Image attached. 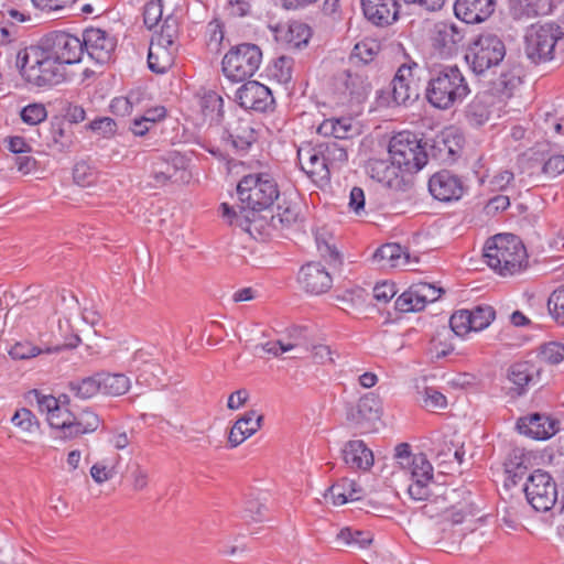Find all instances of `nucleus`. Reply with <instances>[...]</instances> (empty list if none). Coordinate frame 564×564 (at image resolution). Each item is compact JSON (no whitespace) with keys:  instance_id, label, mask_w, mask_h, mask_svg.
I'll use <instances>...</instances> for the list:
<instances>
[{"instance_id":"1","label":"nucleus","mask_w":564,"mask_h":564,"mask_svg":"<svg viewBox=\"0 0 564 564\" xmlns=\"http://www.w3.org/2000/svg\"><path fill=\"white\" fill-rule=\"evenodd\" d=\"M237 193L241 203L239 210L223 203V217L229 225L239 227L251 236L260 234L263 219L259 213L269 208L279 197L275 181L267 173L249 174L238 183Z\"/></svg>"},{"instance_id":"2","label":"nucleus","mask_w":564,"mask_h":564,"mask_svg":"<svg viewBox=\"0 0 564 564\" xmlns=\"http://www.w3.org/2000/svg\"><path fill=\"white\" fill-rule=\"evenodd\" d=\"M429 72L425 96L435 108L448 109L469 94V87L456 65L442 64L430 57L426 61Z\"/></svg>"},{"instance_id":"3","label":"nucleus","mask_w":564,"mask_h":564,"mask_svg":"<svg viewBox=\"0 0 564 564\" xmlns=\"http://www.w3.org/2000/svg\"><path fill=\"white\" fill-rule=\"evenodd\" d=\"M482 257L489 268L502 276L513 275L528 264L527 249L521 239L512 234H498L489 238Z\"/></svg>"},{"instance_id":"4","label":"nucleus","mask_w":564,"mask_h":564,"mask_svg":"<svg viewBox=\"0 0 564 564\" xmlns=\"http://www.w3.org/2000/svg\"><path fill=\"white\" fill-rule=\"evenodd\" d=\"M17 65L24 80L35 87L61 84L67 76V64L28 46L19 51Z\"/></svg>"},{"instance_id":"5","label":"nucleus","mask_w":564,"mask_h":564,"mask_svg":"<svg viewBox=\"0 0 564 564\" xmlns=\"http://www.w3.org/2000/svg\"><path fill=\"white\" fill-rule=\"evenodd\" d=\"M395 458L409 476L411 482L408 492L413 500H427L431 494L433 467L424 454L412 455L410 446L401 443L395 447Z\"/></svg>"},{"instance_id":"6","label":"nucleus","mask_w":564,"mask_h":564,"mask_svg":"<svg viewBox=\"0 0 564 564\" xmlns=\"http://www.w3.org/2000/svg\"><path fill=\"white\" fill-rule=\"evenodd\" d=\"M426 147L427 142L422 144L414 133L403 131L391 138L388 150L390 159L405 172H416L427 163Z\"/></svg>"},{"instance_id":"7","label":"nucleus","mask_w":564,"mask_h":564,"mask_svg":"<svg viewBox=\"0 0 564 564\" xmlns=\"http://www.w3.org/2000/svg\"><path fill=\"white\" fill-rule=\"evenodd\" d=\"M564 36L562 28L555 23H535L525 32L524 51L534 63L553 58L556 44Z\"/></svg>"},{"instance_id":"8","label":"nucleus","mask_w":564,"mask_h":564,"mask_svg":"<svg viewBox=\"0 0 564 564\" xmlns=\"http://www.w3.org/2000/svg\"><path fill=\"white\" fill-rule=\"evenodd\" d=\"M262 59L261 50L254 44L232 47L223 58V72L231 82H243L254 75Z\"/></svg>"},{"instance_id":"9","label":"nucleus","mask_w":564,"mask_h":564,"mask_svg":"<svg viewBox=\"0 0 564 564\" xmlns=\"http://www.w3.org/2000/svg\"><path fill=\"white\" fill-rule=\"evenodd\" d=\"M506 55L502 40L492 33L480 34L469 46L467 62L476 74H484L498 66Z\"/></svg>"},{"instance_id":"10","label":"nucleus","mask_w":564,"mask_h":564,"mask_svg":"<svg viewBox=\"0 0 564 564\" xmlns=\"http://www.w3.org/2000/svg\"><path fill=\"white\" fill-rule=\"evenodd\" d=\"M523 491L528 502L536 511H549L557 499L555 481L542 469H536L527 477Z\"/></svg>"},{"instance_id":"11","label":"nucleus","mask_w":564,"mask_h":564,"mask_svg":"<svg viewBox=\"0 0 564 564\" xmlns=\"http://www.w3.org/2000/svg\"><path fill=\"white\" fill-rule=\"evenodd\" d=\"M116 47L115 39L100 29H87L83 39L73 36V64L83 62L85 53L88 58L102 59Z\"/></svg>"},{"instance_id":"12","label":"nucleus","mask_w":564,"mask_h":564,"mask_svg":"<svg viewBox=\"0 0 564 564\" xmlns=\"http://www.w3.org/2000/svg\"><path fill=\"white\" fill-rule=\"evenodd\" d=\"M29 398L35 400L41 412L46 413V420L53 430L59 433L70 429L69 400L66 394L55 398L32 390Z\"/></svg>"},{"instance_id":"13","label":"nucleus","mask_w":564,"mask_h":564,"mask_svg":"<svg viewBox=\"0 0 564 564\" xmlns=\"http://www.w3.org/2000/svg\"><path fill=\"white\" fill-rule=\"evenodd\" d=\"M297 159L302 171L315 182H328L330 174L319 145L303 144L297 149Z\"/></svg>"},{"instance_id":"14","label":"nucleus","mask_w":564,"mask_h":564,"mask_svg":"<svg viewBox=\"0 0 564 564\" xmlns=\"http://www.w3.org/2000/svg\"><path fill=\"white\" fill-rule=\"evenodd\" d=\"M429 191L435 199L451 202L462 197L464 186L458 176L447 170H443L431 176Z\"/></svg>"},{"instance_id":"15","label":"nucleus","mask_w":564,"mask_h":564,"mask_svg":"<svg viewBox=\"0 0 564 564\" xmlns=\"http://www.w3.org/2000/svg\"><path fill=\"white\" fill-rule=\"evenodd\" d=\"M236 99L242 108L257 111L267 110L273 102L270 89L254 80L243 84L237 90Z\"/></svg>"},{"instance_id":"16","label":"nucleus","mask_w":564,"mask_h":564,"mask_svg":"<svg viewBox=\"0 0 564 564\" xmlns=\"http://www.w3.org/2000/svg\"><path fill=\"white\" fill-rule=\"evenodd\" d=\"M403 167L398 165L394 160L372 159L367 164V173L377 182L390 188H400L403 184Z\"/></svg>"},{"instance_id":"17","label":"nucleus","mask_w":564,"mask_h":564,"mask_svg":"<svg viewBox=\"0 0 564 564\" xmlns=\"http://www.w3.org/2000/svg\"><path fill=\"white\" fill-rule=\"evenodd\" d=\"M464 39V30L453 23L441 22L435 25L433 47L443 57L454 55Z\"/></svg>"},{"instance_id":"18","label":"nucleus","mask_w":564,"mask_h":564,"mask_svg":"<svg viewBox=\"0 0 564 564\" xmlns=\"http://www.w3.org/2000/svg\"><path fill=\"white\" fill-rule=\"evenodd\" d=\"M558 422L546 414L533 413L520 417L517 427L520 433L535 440H547L553 436L558 427Z\"/></svg>"},{"instance_id":"19","label":"nucleus","mask_w":564,"mask_h":564,"mask_svg":"<svg viewBox=\"0 0 564 564\" xmlns=\"http://www.w3.org/2000/svg\"><path fill=\"white\" fill-rule=\"evenodd\" d=\"M496 8V0H456L455 15L467 24L486 21Z\"/></svg>"},{"instance_id":"20","label":"nucleus","mask_w":564,"mask_h":564,"mask_svg":"<svg viewBox=\"0 0 564 564\" xmlns=\"http://www.w3.org/2000/svg\"><path fill=\"white\" fill-rule=\"evenodd\" d=\"M44 54L67 65L70 64V34L65 31H54L41 39L36 45H30Z\"/></svg>"},{"instance_id":"21","label":"nucleus","mask_w":564,"mask_h":564,"mask_svg":"<svg viewBox=\"0 0 564 564\" xmlns=\"http://www.w3.org/2000/svg\"><path fill=\"white\" fill-rule=\"evenodd\" d=\"M380 400L375 393H366L356 405L347 408V421L356 426L364 427L367 423L379 419Z\"/></svg>"},{"instance_id":"22","label":"nucleus","mask_w":564,"mask_h":564,"mask_svg":"<svg viewBox=\"0 0 564 564\" xmlns=\"http://www.w3.org/2000/svg\"><path fill=\"white\" fill-rule=\"evenodd\" d=\"M302 288L312 294H322L332 286V278L323 265L311 262L303 265L299 272Z\"/></svg>"},{"instance_id":"23","label":"nucleus","mask_w":564,"mask_h":564,"mask_svg":"<svg viewBox=\"0 0 564 564\" xmlns=\"http://www.w3.org/2000/svg\"><path fill=\"white\" fill-rule=\"evenodd\" d=\"M365 17L376 25H388L398 19V0H361Z\"/></svg>"},{"instance_id":"24","label":"nucleus","mask_w":564,"mask_h":564,"mask_svg":"<svg viewBox=\"0 0 564 564\" xmlns=\"http://www.w3.org/2000/svg\"><path fill=\"white\" fill-rule=\"evenodd\" d=\"M419 65L414 62L403 64L399 67L394 78L391 82V95L397 105H403L411 99L412 96L416 97L417 94L411 87L413 82L414 70Z\"/></svg>"},{"instance_id":"25","label":"nucleus","mask_w":564,"mask_h":564,"mask_svg":"<svg viewBox=\"0 0 564 564\" xmlns=\"http://www.w3.org/2000/svg\"><path fill=\"white\" fill-rule=\"evenodd\" d=\"M344 463L354 470H368L373 465V454L360 440L347 442L341 449Z\"/></svg>"},{"instance_id":"26","label":"nucleus","mask_w":564,"mask_h":564,"mask_svg":"<svg viewBox=\"0 0 564 564\" xmlns=\"http://www.w3.org/2000/svg\"><path fill=\"white\" fill-rule=\"evenodd\" d=\"M263 415L254 410L246 412L230 429L228 442L231 447H237L248 437L252 436L262 425Z\"/></svg>"},{"instance_id":"27","label":"nucleus","mask_w":564,"mask_h":564,"mask_svg":"<svg viewBox=\"0 0 564 564\" xmlns=\"http://www.w3.org/2000/svg\"><path fill=\"white\" fill-rule=\"evenodd\" d=\"M444 501L449 507V520L452 524H459L464 521L465 516L469 513V492L464 488L445 487Z\"/></svg>"},{"instance_id":"28","label":"nucleus","mask_w":564,"mask_h":564,"mask_svg":"<svg viewBox=\"0 0 564 564\" xmlns=\"http://www.w3.org/2000/svg\"><path fill=\"white\" fill-rule=\"evenodd\" d=\"M553 0H509V11L513 19H531L552 12Z\"/></svg>"},{"instance_id":"29","label":"nucleus","mask_w":564,"mask_h":564,"mask_svg":"<svg viewBox=\"0 0 564 564\" xmlns=\"http://www.w3.org/2000/svg\"><path fill=\"white\" fill-rule=\"evenodd\" d=\"M372 260L380 268H404L411 264L410 254L398 243L381 246L373 253Z\"/></svg>"},{"instance_id":"30","label":"nucleus","mask_w":564,"mask_h":564,"mask_svg":"<svg viewBox=\"0 0 564 564\" xmlns=\"http://www.w3.org/2000/svg\"><path fill=\"white\" fill-rule=\"evenodd\" d=\"M174 54V46L151 40L148 54L149 68L158 74L165 73L173 65Z\"/></svg>"},{"instance_id":"31","label":"nucleus","mask_w":564,"mask_h":564,"mask_svg":"<svg viewBox=\"0 0 564 564\" xmlns=\"http://www.w3.org/2000/svg\"><path fill=\"white\" fill-rule=\"evenodd\" d=\"M362 489L354 480L344 478L334 484L324 494V498L330 500L334 506H341L347 501L361 499Z\"/></svg>"},{"instance_id":"32","label":"nucleus","mask_w":564,"mask_h":564,"mask_svg":"<svg viewBox=\"0 0 564 564\" xmlns=\"http://www.w3.org/2000/svg\"><path fill=\"white\" fill-rule=\"evenodd\" d=\"M70 145V118L68 115L54 116L51 120L48 147L63 152Z\"/></svg>"},{"instance_id":"33","label":"nucleus","mask_w":564,"mask_h":564,"mask_svg":"<svg viewBox=\"0 0 564 564\" xmlns=\"http://www.w3.org/2000/svg\"><path fill=\"white\" fill-rule=\"evenodd\" d=\"M226 131L232 147L240 151L247 150L256 140L254 130L246 119L236 118L228 122Z\"/></svg>"},{"instance_id":"34","label":"nucleus","mask_w":564,"mask_h":564,"mask_svg":"<svg viewBox=\"0 0 564 564\" xmlns=\"http://www.w3.org/2000/svg\"><path fill=\"white\" fill-rule=\"evenodd\" d=\"M354 130L351 118L325 119L317 128L319 134L341 140L351 137Z\"/></svg>"},{"instance_id":"35","label":"nucleus","mask_w":564,"mask_h":564,"mask_svg":"<svg viewBox=\"0 0 564 564\" xmlns=\"http://www.w3.org/2000/svg\"><path fill=\"white\" fill-rule=\"evenodd\" d=\"M534 368L528 362H517L508 369V380L514 386L512 390L518 394L525 391V387L532 381Z\"/></svg>"},{"instance_id":"36","label":"nucleus","mask_w":564,"mask_h":564,"mask_svg":"<svg viewBox=\"0 0 564 564\" xmlns=\"http://www.w3.org/2000/svg\"><path fill=\"white\" fill-rule=\"evenodd\" d=\"M345 86L350 99L357 104L366 100L371 91V84L368 80V77L360 73H348Z\"/></svg>"},{"instance_id":"37","label":"nucleus","mask_w":564,"mask_h":564,"mask_svg":"<svg viewBox=\"0 0 564 564\" xmlns=\"http://www.w3.org/2000/svg\"><path fill=\"white\" fill-rule=\"evenodd\" d=\"M99 426V417L90 408L73 412V435L93 433Z\"/></svg>"},{"instance_id":"38","label":"nucleus","mask_w":564,"mask_h":564,"mask_svg":"<svg viewBox=\"0 0 564 564\" xmlns=\"http://www.w3.org/2000/svg\"><path fill=\"white\" fill-rule=\"evenodd\" d=\"M165 176L172 183H187L191 180V172L187 170L186 161L183 156L175 155L172 161L159 162Z\"/></svg>"},{"instance_id":"39","label":"nucleus","mask_w":564,"mask_h":564,"mask_svg":"<svg viewBox=\"0 0 564 564\" xmlns=\"http://www.w3.org/2000/svg\"><path fill=\"white\" fill-rule=\"evenodd\" d=\"M101 391L109 395H122L131 386L130 379L123 373H99Z\"/></svg>"},{"instance_id":"40","label":"nucleus","mask_w":564,"mask_h":564,"mask_svg":"<svg viewBox=\"0 0 564 564\" xmlns=\"http://www.w3.org/2000/svg\"><path fill=\"white\" fill-rule=\"evenodd\" d=\"M318 145L325 158L326 165H328L329 174L332 171L340 167L348 159L346 148L336 141L325 142Z\"/></svg>"},{"instance_id":"41","label":"nucleus","mask_w":564,"mask_h":564,"mask_svg":"<svg viewBox=\"0 0 564 564\" xmlns=\"http://www.w3.org/2000/svg\"><path fill=\"white\" fill-rule=\"evenodd\" d=\"M130 367L132 370L139 372L137 375V382H140L142 379L148 381L145 373L150 371L152 376H156L159 371H161L160 365L150 358V355L144 350H138L133 355Z\"/></svg>"},{"instance_id":"42","label":"nucleus","mask_w":564,"mask_h":564,"mask_svg":"<svg viewBox=\"0 0 564 564\" xmlns=\"http://www.w3.org/2000/svg\"><path fill=\"white\" fill-rule=\"evenodd\" d=\"M223 98L215 91H207L200 99L203 115L210 123H218L223 117Z\"/></svg>"},{"instance_id":"43","label":"nucleus","mask_w":564,"mask_h":564,"mask_svg":"<svg viewBox=\"0 0 564 564\" xmlns=\"http://www.w3.org/2000/svg\"><path fill=\"white\" fill-rule=\"evenodd\" d=\"M527 458L521 451L514 449L509 454L506 463L505 470L509 475L513 485L518 484V480L522 479L527 474Z\"/></svg>"},{"instance_id":"44","label":"nucleus","mask_w":564,"mask_h":564,"mask_svg":"<svg viewBox=\"0 0 564 564\" xmlns=\"http://www.w3.org/2000/svg\"><path fill=\"white\" fill-rule=\"evenodd\" d=\"M370 533L362 531H351L349 528L341 529L336 538L339 546H348L352 549H364L371 543Z\"/></svg>"},{"instance_id":"45","label":"nucleus","mask_w":564,"mask_h":564,"mask_svg":"<svg viewBox=\"0 0 564 564\" xmlns=\"http://www.w3.org/2000/svg\"><path fill=\"white\" fill-rule=\"evenodd\" d=\"M311 36L310 28L303 23H292L283 35V41L291 48H300L306 45Z\"/></svg>"},{"instance_id":"46","label":"nucleus","mask_w":564,"mask_h":564,"mask_svg":"<svg viewBox=\"0 0 564 564\" xmlns=\"http://www.w3.org/2000/svg\"><path fill=\"white\" fill-rule=\"evenodd\" d=\"M101 391V381L99 373L80 379L77 383H73V392L76 397L85 400L95 397Z\"/></svg>"},{"instance_id":"47","label":"nucleus","mask_w":564,"mask_h":564,"mask_svg":"<svg viewBox=\"0 0 564 564\" xmlns=\"http://www.w3.org/2000/svg\"><path fill=\"white\" fill-rule=\"evenodd\" d=\"M435 487L441 492H435L434 498L423 506V512L431 518L442 517L444 522H448L449 507H447L446 501H444V489L440 486Z\"/></svg>"},{"instance_id":"48","label":"nucleus","mask_w":564,"mask_h":564,"mask_svg":"<svg viewBox=\"0 0 564 564\" xmlns=\"http://www.w3.org/2000/svg\"><path fill=\"white\" fill-rule=\"evenodd\" d=\"M474 332L487 328L495 319L496 313L490 305H478L469 310Z\"/></svg>"},{"instance_id":"49","label":"nucleus","mask_w":564,"mask_h":564,"mask_svg":"<svg viewBox=\"0 0 564 564\" xmlns=\"http://www.w3.org/2000/svg\"><path fill=\"white\" fill-rule=\"evenodd\" d=\"M299 212L296 206L291 204L279 205L276 214L271 216V226L273 228L290 227L296 223Z\"/></svg>"},{"instance_id":"50","label":"nucleus","mask_w":564,"mask_h":564,"mask_svg":"<svg viewBox=\"0 0 564 564\" xmlns=\"http://www.w3.org/2000/svg\"><path fill=\"white\" fill-rule=\"evenodd\" d=\"M419 292L416 284L404 291L395 301V308L400 312H417L423 310L421 296H415Z\"/></svg>"},{"instance_id":"51","label":"nucleus","mask_w":564,"mask_h":564,"mask_svg":"<svg viewBox=\"0 0 564 564\" xmlns=\"http://www.w3.org/2000/svg\"><path fill=\"white\" fill-rule=\"evenodd\" d=\"M452 334L448 329H443L436 334L431 343V352L437 359L444 358L454 350L451 343Z\"/></svg>"},{"instance_id":"52","label":"nucleus","mask_w":564,"mask_h":564,"mask_svg":"<svg viewBox=\"0 0 564 564\" xmlns=\"http://www.w3.org/2000/svg\"><path fill=\"white\" fill-rule=\"evenodd\" d=\"M547 308L555 322L564 326V284L552 292L547 301Z\"/></svg>"},{"instance_id":"53","label":"nucleus","mask_w":564,"mask_h":564,"mask_svg":"<svg viewBox=\"0 0 564 564\" xmlns=\"http://www.w3.org/2000/svg\"><path fill=\"white\" fill-rule=\"evenodd\" d=\"M268 508L264 502L258 498H250L246 501L243 508V518L249 522H262L267 519Z\"/></svg>"},{"instance_id":"54","label":"nucleus","mask_w":564,"mask_h":564,"mask_svg":"<svg viewBox=\"0 0 564 564\" xmlns=\"http://www.w3.org/2000/svg\"><path fill=\"white\" fill-rule=\"evenodd\" d=\"M451 334L464 336L473 330L469 310H459L455 312L449 319Z\"/></svg>"},{"instance_id":"55","label":"nucleus","mask_w":564,"mask_h":564,"mask_svg":"<svg viewBox=\"0 0 564 564\" xmlns=\"http://www.w3.org/2000/svg\"><path fill=\"white\" fill-rule=\"evenodd\" d=\"M20 117L24 123L36 126L46 119L47 111L44 105L34 102L25 106L21 110Z\"/></svg>"},{"instance_id":"56","label":"nucleus","mask_w":564,"mask_h":564,"mask_svg":"<svg viewBox=\"0 0 564 564\" xmlns=\"http://www.w3.org/2000/svg\"><path fill=\"white\" fill-rule=\"evenodd\" d=\"M177 33L178 31L176 19L173 17H167L161 26V31L155 34L152 40L175 47V39L177 37Z\"/></svg>"},{"instance_id":"57","label":"nucleus","mask_w":564,"mask_h":564,"mask_svg":"<svg viewBox=\"0 0 564 564\" xmlns=\"http://www.w3.org/2000/svg\"><path fill=\"white\" fill-rule=\"evenodd\" d=\"M163 14L162 0H151L147 2L143 10V22L151 30L158 25Z\"/></svg>"},{"instance_id":"58","label":"nucleus","mask_w":564,"mask_h":564,"mask_svg":"<svg viewBox=\"0 0 564 564\" xmlns=\"http://www.w3.org/2000/svg\"><path fill=\"white\" fill-rule=\"evenodd\" d=\"M42 350L32 343L24 340L15 343L9 350V355L15 360H24L40 355Z\"/></svg>"},{"instance_id":"59","label":"nucleus","mask_w":564,"mask_h":564,"mask_svg":"<svg viewBox=\"0 0 564 564\" xmlns=\"http://www.w3.org/2000/svg\"><path fill=\"white\" fill-rule=\"evenodd\" d=\"M541 357L549 364L556 365L564 359V345L551 341L541 347Z\"/></svg>"},{"instance_id":"60","label":"nucleus","mask_w":564,"mask_h":564,"mask_svg":"<svg viewBox=\"0 0 564 564\" xmlns=\"http://www.w3.org/2000/svg\"><path fill=\"white\" fill-rule=\"evenodd\" d=\"M73 182L84 187L95 182V174L90 166L85 162H77L73 169Z\"/></svg>"},{"instance_id":"61","label":"nucleus","mask_w":564,"mask_h":564,"mask_svg":"<svg viewBox=\"0 0 564 564\" xmlns=\"http://www.w3.org/2000/svg\"><path fill=\"white\" fill-rule=\"evenodd\" d=\"M11 421L17 427L24 432H31L37 424L35 415L25 408L18 410Z\"/></svg>"},{"instance_id":"62","label":"nucleus","mask_w":564,"mask_h":564,"mask_svg":"<svg viewBox=\"0 0 564 564\" xmlns=\"http://www.w3.org/2000/svg\"><path fill=\"white\" fill-rule=\"evenodd\" d=\"M379 45L371 40L357 43L352 50V55L364 63L370 62L378 53Z\"/></svg>"},{"instance_id":"63","label":"nucleus","mask_w":564,"mask_h":564,"mask_svg":"<svg viewBox=\"0 0 564 564\" xmlns=\"http://www.w3.org/2000/svg\"><path fill=\"white\" fill-rule=\"evenodd\" d=\"M317 249L323 258L328 260L330 263H340V253L336 246L325 239L322 235L316 236Z\"/></svg>"},{"instance_id":"64","label":"nucleus","mask_w":564,"mask_h":564,"mask_svg":"<svg viewBox=\"0 0 564 564\" xmlns=\"http://www.w3.org/2000/svg\"><path fill=\"white\" fill-rule=\"evenodd\" d=\"M99 315L98 313L86 305L82 307L80 311V323L85 326L84 328L77 327L78 333H84L86 336L95 335L96 332L93 327L98 323Z\"/></svg>"}]
</instances>
